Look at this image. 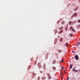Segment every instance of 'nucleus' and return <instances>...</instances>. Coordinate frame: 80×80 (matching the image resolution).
<instances>
[{"instance_id":"473e14b6","label":"nucleus","mask_w":80,"mask_h":80,"mask_svg":"<svg viewBox=\"0 0 80 80\" xmlns=\"http://www.w3.org/2000/svg\"><path fill=\"white\" fill-rule=\"evenodd\" d=\"M79 1L80 2V0H79Z\"/></svg>"},{"instance_id":"aec40b11","label":"nucleus","mask_w":80,"mask_h":80,"mask_svg":"<svg viewBox=\"0 0 80 80\" xmlns=\"http://www.w3.org/2000/svg\"><path fill=\"white\" fill-rule=\"evenodd\" d=\"M74 11H77V8H76L74 9Z\"/></svg>"},{"instance_id":"6e6552de","label":"nucleus","mask_w":80,"mask_h":80,"mask_svg":"<svg viewBox=\"0 0 80 80\" xmlns=\"http://www.w3.org/2000/svg\"><path fill=\"white\" fill-rule=\"evenodd\" d=\"M72 67H73V65L72 64H71L70 66V69H72Z\"/></svg>"},{"instance_id":"bb28decb","label":"nucleus","mask_w":80,"mask_h":80,"mask_svg":"<svg viewBox=\"0 0 80 80\" xmlns=\"http://www.w3.org/2000/svg\"><path fill=\"white\" fill-rule=\"evenodd\" d=\"M80 42H78V45H80Z\"/></svg>"},{"instance_id":"72a5a7b5","label":"nucleus","mask_w":80,"mask_h":80,"mask_svg":"<svg viewBox=\"0 0 80 80\" xmlns=\"http://www.w3.org/2000/svg\"><path fill=\"white\" fill-rule=\"evenodd\" d=\"M57 40V39H55V40Z\"/></svg>"},{"instance_id":"f704fd0d","label":"nucleus","mask_w":80,"mask_h":80,"mask_svg":"<svg viewBox=\"0 0 80 80\" xmlns=\"http://www.w3.org/2000/svg\"><path fill=\"white\" fill-rule=\"evenodd\" d=\"M39 55H38V57H39Z\"/></svg>"},{"instance_id":"20e7f679","label":"nucleus","mask_w":80,"mask_h":80,"mask_svg":"<svg viewBox=\"0 0 80 80\" xmlns=\"http://www.w3.org/2000/svg\"><path fill=\"white\" fill-rule=\"evenodd\" d=\"M73 72H78V70H76L75 68H72Z\"/></svg>"},{"instance_id":"f257e3e1","label":"nucleus","mask_w":80,"mask_h":80,"mask_svg":"<svg viewBox=\"0 0 80 80\" xmlns=\"http://www.w3.org/2000/svg\"><path fill=\"white\" fill-rule=\"evenodd\" d=\"M47 75L48 76V79L50 80L51 78H52V77H51V76L50 75V73H47Z\"/></svg>"},{"instance_id":"a211bd4d","label":"nucleus","mask_w":80,"mask_h":80,"mask_svg":"<svg viewBox=\"0 0 80 80\" xmlns=\"http://www.w3.org/2000/svg\"><path fill=\"white\" fill-rule=\"evenodd\" d=\"M46 77H43L42 78V80H45V78Z\"/></svg>"},{"instance_id":"c85d7f7f","label":"nucleus","mask_w":80,"mask_h":80,"mask_svg":"<svg viewBox=\"0 0 80 80\" xmlns=\"http://www.w3.org/2000/svg\"><path fill=\"white\" fill-rule=\"evenodd\" d=\"M38 79H40V77H38Z\"/></svg>"},{"instance_id":"cd10ccee","label":"nucleus","mask_w":80,"mask_h":80,"mask_svg":"<svg viewBox=\"0 0 80 80\" xmlns=\"http://www.w3.org/2000/svg\"><path fill=\"white\" fill-rule=\"evenodd\" d=\"M69 80V77H68L67 78V80Z\"/></svg>"},{"instance_id":"4be33fe9","label":"nucleus","mask_w":80,"mask_h":80,"mask_svg":"<svg viewBox=\"0 0 80 80\" xmlns=\"http://www.w3.org/2000/svg\"><path fill=\"white\" fill-rule=\"evenodd\" d=\"M72 28H73V27L72 26L70 28V30H72Z\"/></svg>"},{"instance_id":"4468645a","label":"nucleus","mask_w":80,"mask_h":80,"mask_svg":"<svg viewBox=\"0 0 80 80\" xmlns=\"http://www.w3.org/2000/svg\"><path fill=\"white\" fill-rule=\"evenodd\" d=\"M54 32H55V33H57L58 32V31L57 30H54Z\"/></svg>"},{"instance_id":"7ed1b4c3","label":"nucleus","mask_w":80,"mask_h":80,"mask_svg":"<svg viewBox=\"0 0 80 80\" xmlns=\"http://www.w3.org/2000/svg\"><path fill=\"white\" fill-rule=\"evenodd\" d=\"M74 58H75L76 60H78V55H76L74 56Z\"/></svg>"},{"instance_id":"f03ea898","label":"nucleus","mask_w":80,"mask_h":80,"mask_svg":"<svg viewBox=\"0 0 80 80\" xmlns=\"http://www.w3.org/2000/svg\"><path fill=\"white\" fill-rule=\"evenodd\" d=\"M74 16L75 17H76L77 16V13L75 12L74 14H73L71 18H73V17Z\"/></svg>"},{"instance_id":"6ab92c4d","label":"nucleus","mask_w":80,"mask_h":80,"mask_svg":"<svg viewBox=\"0 0 80 80\" xmlns=\"http://www.w3.org/2000/svg\"><path fill=\"white\" fill-rule=\"evenodd\" d=\"M68 43H66V47H68Z\"/></svg>"},{"instance_id":"9d476101","label":"nucleus","mask_w":80,"mask_h":80,"mask_svg":"<svg viewBox=\"0 0 80 80\" xmlns=\"http://www.w3.org/2000/svg\"><path fill=\"white\" fill-rule=\"evenodd\" d=\"M52 68L54 70H56V68H55V67H52Z\"/></svg>"},{"instance_id":"2eb2a0df","label":"nucleus","mask_w":80,"mask_h":80,"mask_svg":"<svg viewBox=\"0 0 80 80\" xmlns=\"http://www.w3.org/2000/svg\"><path fill=\"white\" fill-rule=\"evenodd\" d=\"M69 25H70V24H71V23H72V22L71 21H70L69 22Z\"/></svg>"},{"instance_id":"ddd939ff","label":"nucleus","mask_w":80,"mask_h":80,"mask_svg":"<svg viewBox=\"0 0 80 80\" xmlns=\"http://www.w3.org/2000/svg\"><path fill=\"white\" fill-rule=\"evenodd\" d=\"M58 53H61L62 52V50H58Z\"/></svg>"},{"instance_id":"393cba45","label":"nucleus","mask_w":80,"mask_h":80,"mask_svg":"<svg viewBox=\"0 0 80 80\" xmlns=\"http://www.w3.org/2000/svg\"><path fill=\"white\" fill-rule=\"evenodd\" d=\"M78 22H79V23H80V20L79 19L78 21Z\"/></svg>"},{"instance_id":"39448f33","label":"nucleus","mask_w":80,"mask_h":80,"mask_svg":"<svg viewBox=\"0 0 80 80\" xmlns=\"http://www.w3.org/2000/svg\"><path fill=\"white\" fill-rule=\"evenodd\" d=\"M52 63H53V64H55L56 63V60L55 59H54L53 61H52Z\"/></svg>"},{"instance_id":"5701e85b","label":"nucleus","mask_w":80,"mask_h":80,"mask_svg":"<svg viewBox=\"0 0 80 80\" xmlns=\"http://www.w3.org/2000/svg\"><path fill=\"white\" fill-rule=\"evenodd\" d=\"M63 62V59H62L61 61V62H62H62Z\"/></svg>"},{"instance_id":"f3484780","label":"nucleus","mask_w":80,"mask_h":80,"mask_svg":"<svg viewBox=\"0 0 80 80\" xmlns=\"http://www.w3.org/2000/svg\"><path fill=\"white\" fill-rule=\"evenodd\" d=\"M65 21H62V24H64V23H65Z\"/></svg>"},{"instance_id":"7c9ffc66","label":"nucleus","mask_w":80,"mask_h":80,"mask_svg":"<svg viewBox=\"0 0 80 80\" xmlns=\"http://www.w3.org/2000/svg\"><path fill=\"white\" fill-rule=\"evenodd\" d=\"M62 68L63 69H64V67H62Z\"/></svg>"},{"instance_id":"1a4fd4ad","label":"nucleus","mask_w":80,"mask_h":80,"mask_svg":"<svg viewBox=\"0 0 80 80\" xmlns=\"http://www.w3.org/2000/svg\"><path fill=\"white\" fill-rule=\"evenodd\" d=\"M62 32H63V31L61 30L59 32L58 34H60V33H62Z\"/></svg>"},{"instance_id":"f8f14e48","label":"nucleus","mask_w":80,"mask_h":80,"mask_svg":"<svg viewBox=\"0 0 80 80\" xmlns=\"http://www.w3.org/2000/svg\"><path fill=\"white\" fill-rule=\"evenodd\" d=\"M38 67H39L40 66H41V65H40V63L38 62Z\"/></svg>"},{"instance_id":"0eeeda50","label":"nucleus","mask_w":80,"mask_h":80,"mask_svg":"<svg viewBox=\"0 0 80 80\" xmlns=\"http://www.w3.org/2000/svg\"><path fill=\"white\" fill-rule=\"evenodd\" d=\"M63 39V38H61L60 39V42H62Z\"/></svg>"},{"instance_id":"9b49d317","label":"nucleus","mask_w":80,"mask_h":80,"mask_svg":"<svg viewBox=\"0 0 80 80\" xmlns=\"http://www.w3.org/2000/svg\"><path fill=\"white\" fill-rule=\"evenodd\" d=\"M72 30L73 32H75V30L74 29V28H72Z\"/></svg>"},{"instance_id":"c9c22d12","label":"nucleus","mask_w":80,"mask_h":80,"mask_svg":"<svg viewBox=\"0 0 80 80\" xmlns=\"http://www.w3.org/2000/svg\"><path fill=\"white\" fill-rule=\"evenodd\" d=\"M41 57H42V56H41Z\"/></svg>"},{"instance_id":"412c9836","label":"nucleus","mask_w":80,"mask_h":80,"mask_svg":"<svg viewBox=\"0 0 80 80\" xmlns=\"http://www.w3.org/2000/svg\"><path fill=\"white\" fill-rule=\"evenodd\" d=\"M40 69L42 68V66H40L38 67Z\"/></svg>"},{"instance_id":"423d86ee","label":"nucleus","mask_w":80,"mask_h":80,"mask_svg":"<svg viewBox=\"0 0 80 80\" xmlns=\"http://www.w3.org/2000/svg\"><path fill=\"white\" fill-rule=\"evenodd\" d=\"M63 27H61L59 28V30H62L63 29Z\"/></svg>"},{"instance_id":"dca6fc26","label":"nucleus","mask_w":80,"mask_h":80,"mask_svg":"<svg viewBox=\"0 0 80 80\" xmlns=\"http://www.w3.org/2000/svg\"><path fill=\"white\" fill-rule=\"evenodd\" d=\"M73 35V34H69V36H70V37H72Z\"/></svg>"},{"instance_id":"2f4dec72","label":"nucleus","mask_w":80,"mask_h":80,"mask_svg":"<svg viewBox=\"0 0 80 80\" xmlns=\"http://www.w3.org/2000/svg\"><path fill=\"white\" fill-rule=\"evenodd\" d=\"M64 73H65V71L64 70Z\"/></svg>"},{"instance_id":"a878e982","label":"nucleus","mask_w":80,"mask_h":80,"mask_svg":"<svg viewBox=\"0 0 80 80\" xmlns=\"http://www.w3.org/2000/svg\"><path fill=\"white\" fill-rule=\"evenodd\" d=\"M46 59H48V56H46L45 58Z\"/></svg>"},{"instance_id":"c756f323","label":"nucleus","mask_w":80,"mask_h":80,"mask_svg":"<svg viewBox=\"0 0 80 80\" xmlns=\"http://www.w3.org/2000/svg\"><path fill=\"white\" fill-rule=\"evenodd\" d=\"M72 53H75V51H72Z\"/></svg>"},{"instance_id":"b1692460","label":"nucleus","mask_w":80,"mask_h":80,"mask_svg":"<svg viewBox=\"0 0 80 80\" xmlns=\"http://www.w3.org/2000/svg\"><path fill=\"white\" fill-rule=\"evenodd\" d=\"M37 61H35L34 62V65H36V64H37Z\"/></svg>"}]
</instances>
